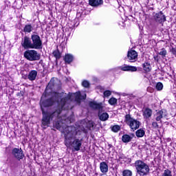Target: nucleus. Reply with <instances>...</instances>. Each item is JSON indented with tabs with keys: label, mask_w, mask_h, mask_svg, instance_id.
<instances>
[{
	"label": "nucleus",
	"mask_w": 176,
	"mask_h": 176,
	"mask_svg": "<svg viewBox=\"0 0 176 176\" xmlns=\"http://www.w3.org/2000/svg\"><path fill=\"white\" fill-rule=\"evenodd\" d=\"M52 97L45 100H41V109L43 113L42 127L45 130L50 124V120L54 122V127L57 130L61 129V117L60 113L63 109H72L71 103L74 100L80 104L82 100H86V94L82 96L80 92L66 94L64 92H52Z\"/></svg>",
	"instance_id": "nucleus-1"
},
{
	"label": "nucleus",
	"mask_w": 176,
	"mask_h": 176,
	"mask_svg": "<svg viewBox=\"0 0 176 176\" xmlns=\"http://www.w3.org/2000/svg\"><path fill=\"white\" fill-rule=\"evenodd\" d=\"M82 133L75 126H67L64 130L65 146L73 152L80 151L83 144Z\"/></svg>",
	"instance_id": "nucleus-2"
},
{
	"label": "nucleus",
	"mask_w": 176,
	"mask_h": 176,
	"mask_svg": "<svg viewBox=\"0 0 176 176\" xmlns=\"http://www.w3.org/2000/svg\"><path fill=\"white\" fill-rule=\"evenodd\" d=\"M90 108L95 109V111H98V115L99 116L100 120L102 122H106L107 119H109V114L108 113L104 112V105L102 102L98 103L97 102H89Z\"/></svg>",
	"instance_id": "nucleus-3"
},
{
	"label": "nucleus",
	"mask_w": 176,
	"mask_h": 176,
	"mask_svg": "<svg viewBox=\"0 0 176 176\" xmlns=\"http://www.w3.org/2000/svg\"><path fill=\"white\" fill-rule=\"evenodd\" d=\"M134 166L135 167V170L137 173L140 175V176L148 175L149 173V166L144 163V161L141 160H136L134 164Z\"/></svg>",
	"instance_id": "nucleus-4"
},
{
	"label": "nucleus",
	"mask_w": 176,
	"mask_h": 176,
	"mask_svg": "<svg viewBox=\"0 0 176 176\" xmlns=\"http://www.w3.org/2000/svg\"><path fill=\"white\" fill-rule=\"evenodd\" d=\"M124 122L127 126L131 129V131H135V130H138L140 129V126H141V122L131 117V115L126 114L125 116Z\"/></svg>",
	"instance_id": "nucleus-5"
},
{
	"label": "nucleus",
	"mask_w": 176,
	"mask_h": 176,
	"mask_svg": "<svg viewBox=\"0 0 176 176\" xmlns=\"http://www.w3.org/2000/svg\"><path fill=\"white\" fill-rule=\"evenodd\" d=\"M24 57L28 61H38L41 60V54L36 50H28L24 52Z\"/></svg>",
	"instance_id": "nucleus-6"
},
{
	"label": "nucleus",
	"mask_w": 176,
	"mask_h": 176,
	"mask_svg": "<svg viewBox=\"0 0 176 176\" xmlns=\"http://www.w3.org/2000/svg\"><path fill=\"white\" fill-rule=\"evenodd\" d=\"M31 40L32 49L41 50L43 47L42 39H41V36H39V35L32 34L31 36Z\"/></svg>",
	"instance_id": "nucleus-7"
},
{
	"label": "nucleus",
	"mask_w": 176,
	"mask_h": 176,
	"mask_svg": "<svg viewBox=\"0 0 176 176\" xmlns=\"http://www.w3.org/2000/svg\"><path fill=\"white\" fill-rule=\"evenodd\" d=\"M153 17V20L155 21V23L162 24V25H163V24H164L165 21H167L166 15H164V14L162 11H160L159 12L154 14Z\"/></svg>",
	"instance_id": "nucleus-8"
},
{
	"label": "nucleus",
	"mask_w": 176,
	"mask_h": 176,
	"mask_svg": "<svg viewBox=\"0 0 176 176\" xmlns=\"http://www.w3.org/2000/svg\"><path fill=\"white\" fill-rule=\"evenodd\" d=\"M126 58L129 63H135L138 60V53L134 50H129Z\"/></svg>",
	"instance_id": "nucleus-9"
},
{
	"label": "nucleus",
	"mask_w": 176,
	"mask_h": 176,
	"mask_svg": "<svg viewBox=\"0 0 176 176\" xmlns=\"http://www.w3.org/2000/svg\"><path fill=\"white\" fill-rule=\"evenodd\" d=\"M57 83H58V80H56V81L54 80V78H52L50 81L49 82L45 93V94H49V93H50V90H53V89H58V87H60L59 85H57Z\"/></svg>",
	"instance_id": "nucleus-10"
},
{
	"label": "nucleus",
	"mask_w": 176,
	"mask_h": 176,
	"mask_svg": "<svg viewBox=\"0 0 176 176\" xmlns=\"http://www.w3.org/2000/svg\"><path fill=\"white\" fill-rule=\"evenodd\" d=\"M12 155H13L15 159H17V160H21L24 159L25 156L23 149L17 148H14L12 149Z\"/></svg>",
	"instance_id": "nucleus-11"
},
{
	"label": "nucleus",
	"mask_w": 176,
	"mask_h": 176,
	"mask_svg": "<svg viewBox=\"0 0 176 176\" xmlns=\"http://www.w3.org/2000/svg\"><path fill=\"white\" fill-rule=\"evenodd\" d=\"M21 44L23 49H32V40L27 36L22 38Z\"/></svg>",
	"instance_id": "nucleus-12"
},
{
	"label": "nucleus",
	"mask_w": 176,
	"mask_h": 176,
	"mask_svg": "<svg viewBox=\"0 0 176 176\" xmlns=\"http://www.w3.org/2000/svg\"><path fill=\"white\" fill-rule=\"evenodd\" d=\"M155 116L156 122H160V123H162V119L167 116V111L166 109H162L160 111H158L155 113Z\"/></svg>",
	"instance_id": "nucleus-13"
},
{
	"label": "nucleus",
	"mask_w": 176,
	"mask_h": 176,
	"mask_svg": "<svg viewBox=\"0 0 176 176\" xmlns=\"http://www.w3.org/2000/svg\"><path fill=\"white\" fill-rule=\"evenodd\" d=\"M142 112L144 119H151L153 113V111H152V109L148 107L143 108Z\"/></svg>",
	"instance_id": "nucleus-14"
},
{
	"label": "nucleus",
	"mask_w": 176,
	"mask_h": 176,
	"mask_svg": "<svg viewBox=\"0 0 176 176\" xmlns=\"http://www.w3.org/2000/svg\"><path fill=\"white\" fill-rule=\"evenodd\" d=\"M118 68H119V69H121V71H124V72H136V71H137V67L127 65H124L122 66H120Z\"/></svg>",
	"instance_id": "nucleus-15"
},
{
	"label": "nucleus",
	"mask_w": 176,
	"mask_h": 176,
	"mask_svg": "<svg viewBox=\"0 0 176 176\" xmlns=\"http://www.w3.org/2000/svg\"><path fill=\"white\" fill-rule=\"evenodd\" d=\"M103 3L104 1L102 0H89V5L93 6V8H98V6H101Z\"/></svg>",
	"instance_id": "nucleus-16"
},
{
	"label": "nucleus",
	"mask_w": 176,
	"mask_h": 176,
	"mask_svg": "<svg viewBox=\"0 0 176 176\" xmlns=\"http://www.w3.org/2000/svg\"><path fill=\"white\" fill-rule=\"evenodd\" d=\"M37 76H38V72L36 70H31L30 72H29V74L28 75V79H29V80H31L32 82L36 79Z\"/></svg>",
	"instance_id": "nucleus-17"
},
{
	"label": "nucleus",
	"mask_w": 176,
	"mask_h": 176,
	"mask_svg": "<svg viewBox=\"0 0 176 176\" xmlns=\"http://www.w3.org/2000/svg\"><path fill=\"white\" fill-rule=\"evenodd\" d=\"M100 170L102 174H107L108 173V164L105 162H100Z\"/></svg>",
	"instance_id": "nucleus-18"
},
{
	"label": "nucleus",
	"mask_w": 176,
	"mask_h": 176,
	"mask_svg": "<svg viewBox=\"0 0 176 176\" xmlns=\"http://www.w3.org/2000/svg\"><path fill=\"white\" fill-rule=\"evenodd\" d=\"M133 137H134V134H132V136L127 134L123 135L122 137V142L127 144L128 142H131V141L133 140Z\"/></svg>",
	"instance_id": "nucleus-19"
},
{
	"label": "nucleus",
	"mask_w": 176,
	"mask_h": 176,
	"mask_svg": "<svg viewBox=\"0 0 176 176\" xmlns=\"http://www.w3.org/2000/svg\"><path fill=\"white\" fill-rule=\"evenodd\" d=\"M65 61L67 64H71L74 61V55L67 54L65 56Z\"/></svg>",
	"instance_id": "nucleus-20"
},
{
	"label": "nucleus",
	"mask_w": 176,
	"mask_h": 176,
	"mask_svg": "<svg viewBox=\"0 0 176 176\" xmlns=\"http://www.w3.org/2000/svg\"><path fill=\"white\" fill-rule=\"evenodd\" d=\"M86 128L88 129V130H94V129H96V123L91 120L88 121L86 123Z\"/></svg>",
	"instance_id": "nucleus-21"
},
{
	"label": "nucleus",
	"mask_w": 176,
	"mask_h": 176,
	"mask_svg": "<svg viewBox=\"0 0 176 176\" xmlns=\"http://www.w3.org/2000/svg\"><path fill=\"white\" fill-rule=\"evenodd\" d=\"M135 135L138 138H142L145 135V130L140 129L135 132Z\"/></svg>",
	"instance_id": "nucleus-22"
},
{
	"label": "nucleus",
	"mask_w": 176,
	"mask_h": 176,
	"mask_svg": "<svg viewBox=\"0 0 176 176\" xmlns=\"http://www.w3.org/2000/svg\"><path fill=\"white\" fill-rule=\"evenodd\" d=\"M143 69L145 72H151V64L148 62H146L142 64Z\"/></svg>",
	"instance_id": "nucleus-23"
},
{
	"label": "nucleus",
	"mask_w": 176,
	"mask_h": 176,
	"mask_svg": "<svg viewBox=\"0 0 176 176\" xmlns=\"http://www.w3.org/2000/svg\"><path fill=\"white\" fill-rule=\"evenodd\" d=\"M31 31H32V25H31V24L25 25L23 28V32L30 33Z\"/></svg>",
	"instance_id": "nucleus-24"
},
{
	"label": "nucleus",
	"mask_w": 176,
	"mask_h": 176,
	"mask_svg": "<svg viewBox=\"0 0 176 176\" xmlns=\"http://www.w3.org/2000/svg\"><path fill=\"white\" fill-rule=\"evenodd\" d=\"M158 54H160V56H162V58H164V57L167 56V50H166L165 48H162L161 49L160 52H158Z\"/></svg>",
	"instance_id": "nucleus-25"
},
{
	"label": "nucleus",
	"mask_w": 176,
	"mask_h": 176,
	"mask_svg": "<svg viewBox=\"0 0 176 176\" xmlns=\"http://www.w3.org/2000/svg\"><path fill=\"white\" fill-rule=\"evenodd\" d=\"M52 54L56 58V60H58V58H61V54L60 53V51H58V50L54 51Z\"/></svg>",
	"instance_id": "nucleus-26"
},
{
	"label": "nucleus",
	"mask_w": 176,
	"mask_h": 176,
	"mask_svg": "<svg viewBox=\"0 0 176 176\" xmlns=\"http://www.w3.org/2000/svg\"><path fill=\"white\" fill-rule=\"evenodd\" d=\"M123 176H133V172L130 170H124L122 171Z\"/></svg>",
	"instance_id": "nucleus-27"
},
{
	"label": "nucleus",
	"mask_w": 176,
	"mask_h": 176,
	"mask_svg": "<svg viewBox=\"0 0 176 176\" xmlns=\"http://www.w3.org/2000/svg\"><path fill=\"white\" fill-rule=\"evenodd\" d=\"M118 100L115 98H111L109 100V104H110V105H115V104H116Z\"/></svg>",
	"instance_id": "nucleus-28"
},
{
	"label": "nucleus",
	"mask_w": 176,
	"mask_h": 176,
	"mask_svg": "<svg viewBox=\"0 0 176 176\" xmlns=\"http://www.w3.org/2000/svg\"><path fill=\"white\" fill-rule=\"evenodd\" d=\"M82 86L83 87H85L86 89H87V88L90 87V82H89V81H87V80H84L82 82Z\"/></svg>",
	"instance_id": "nucleus-29"
},
{
	"label": "nucleus",
	"mask_w": 176,
	"mask_h": 176,
	"mask_svg": "<svg viewBox=\"0 0 176 176\" xmlns=\"http://www.w3.org/2000/svg\"><path fill=\"white\" fill-rule=\"evenodd\" d=\"M155 88L157 90H158L159 91H160V90H163V83L162 82H157Z\"/></svg>",
	"instance_id": "nucleus-30"
},
{
	"label": "nucleus",
	"mask_w": 176,
	"mask_h": 176,
	"mask_svg": "<svg viewBox=\"0 0 176 176\" xmlns=\"http://www.w3.org/2000/svg\"><path fill=\"white\" fill-rule=\"evenodd\" d=\"M120 130V126L119 125H114L112 127V131H113L114 133H118V131H119Z\"/></svg>",
	"instance_id": "nucleus-31"
},
{
	"label": "nucleus",
	"mask_w": 176,
	"mask_h": 176,
	"mask_svg": "<svg viewBox=\"0 0 176 176\" xmlns=\"http://www.w3.org/2000/svg\"><path fill=\"white\" fill-rule=\"evenodd\" d=\"M111 94H112V92H111V91H109V90L105 91L104 92V97H109V96H111Z\"/></svg>",
	"instance_id": "nucleus-32"
},
{
	"label": "nucleus",
	"mask_w": 176,
	"mask_h": 176,
	"mask_svg": "<svg viewBox=\"0 0 176 176\" xmlns=\"http://www.w3.org/2000/svg\"><path fill=\"white\" fill-rule=\"evenodd\" d=\"M151 126L154 128V129H158L159 127V124H157V122H153L151 124Z\"/></svg>",
	"instance_id": "nucleus-33"
},
{
	"label": "nucleus",
	"mask_w": 176,
	"mask_h": 176,
	"mask_svg": "<svg viewBox=\"0 0 176 176\" xmlns=\"http://www.w3.org/2000/svg\"><path fill=\"white\" fill-rule=\"evenodd\" d=\"M170 52L174 54V56H176V48L172 47Z\"/></svg>",
	"instance_id": "nucleus-34"
},
{
	"label": "nucleus",
	"mask_w": 176,
	"mask_h": 176,
	"mask_svg": "<svg viewBox=\"0 0 176 176\" xmlns=\"http://www.w3.org/2000/svg\"><path fill=\"white\" fill-rule=\"evenodd\" d=\"M0 14H1V16H2V14H3V10L1 11Z\"/></svg>",
	"instance_id": "nucleus-35"
},
{
	"label": "nucleus",
	"mask_w": 176,
	"mask_h": 176,
	"mask_svg": "<svg viewBox=\"0 0 176 176\" xmlns=\"http://www.w3.org/2000/svg\"><path fill=\"white\" fill-rule=\"evenodd\" d=\"M71 33H68V35H69Z\"/></svg>",
	"instance_id": "nucleus-36"
}]
</instances>
